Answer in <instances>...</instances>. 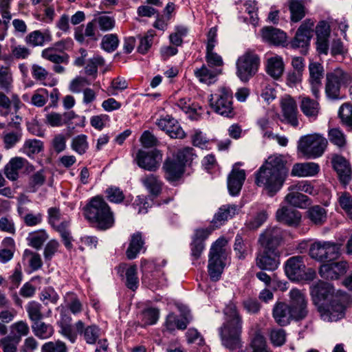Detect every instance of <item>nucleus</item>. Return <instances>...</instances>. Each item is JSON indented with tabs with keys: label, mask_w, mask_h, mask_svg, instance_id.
Here are the masks:
<instances>
[{
	"label": "nucleus",
	"mask_w": 352,
	"mask_h": 352,
	"mask_svg": "<svg viewBox=\"0 0 352 352\" xmlns=\"http://www.w3.org/2000/svg\"><path fill=\"white\" fill-rule=\"evenodd\" d=\"M310 295L314 305L325 322H336L345 315V305L338 293H335L331 284L318 280L310 286Z\"/></svg>",
	"instance_id": "obj_1"
},
{
	"label": "nucleus",
	"mask_w": 352,
	"mask_h": 352,
	"mask_svg": "<svg viewBox=\"0 0 352 352\" xmlns=\"http://www.w3.org/2000/svg\"><path fill=\"white\" fill-rule=\"evenodd\" d=\"M289 168L281 155L270 156L256 173L255 183L263 187L270 197H273L282 188L288 175Z\"/></svg>",
	"instance_id": "obj_2"
},
{
	"label": "nucleus",
	"mask_w": 352,
	"mask_h": 352,
	"mask_svg": "<svg viewBox=\"0 0 352 352\" xmlns=\"http://www.w3.org/2000/svg\"><path fill=\"white\" fill-rule=\"evenodd\" d=\"M223 313L225 322L219 329L222 344L230 351L239 349L241 347L242 318L232 302L226 306Z\"/></svg>",
	"instance_id": "obj_3"
},
{
	"label": "nucleus",
	"mask_w": 352,
	"mask_h": 352,
	"mask_svg": "<svg viewBox=\"0 0 352 352\" xmlns=\"http://www.w3.org/2000/svg\"><path fill=\"white\" fill-rule=\"evenodd\" d=\"M83 214L91 226L97 230H106L113 227L115 223L110 206L99 196L89 200L83 208Z\"/></svg>",
	"instance_id": "obj_4"
},
{
	"label": "nucleus",
	"mask_w": 352,
	"mask_h": 352,
	"mask_svg": "<svg viewBox=\"0 0 352 352\" xmlns=\"http://www.w3.org/2000/svg\"><path fill=\"white\" fill-rule=\"evenodd\" d=\"M227 241L223 239H217L212 245L208 260V274L212 281H217L220 279L224 265L223 260L226 259L227 252L225 246Z\"/></svg>",
	"instance_id": "obj_5"
},
{
	"label": "nucleus",
	"mask_w": 352,
	"mask_h": 352,
	"mask_svg": "<svg viewBox=\"0 0 352 352\" xmlns=\"http://www.w3.org/2000/svg\"><path fill=\"white\" fill-rule=\"evenodd\" d=\"M327 145V140L322 135L314 133L302 136L298 142V151L307 159L320 157Z\"/></svg>",
	"instance_id": "obj_6"
},
{
	"label": "nucleus",
	"mask_w": 352,
	"mask_h": 352,
	"mask_svg": "<svg viewBox=\"0 0 352 352\" xmlns=\"http://www.w3.org/2000/svg\"><path fill=\"white\" fill-rule=\"evenodd\" d=\"M232 100L231 90L221 87L210 95V106L215 113L224 117L232 118L234 116Z\"/></svg>",
	"instance_id": "obj_7"
},
{
	"label": "nucleus",
	"mask_w": 352,
	"mask_h": 352,
	"mask_svg": "<svg viewBox=\"0 0 352 352\" xmlns=\"http://www.w3.org/2000/svg\"><path fill=\"white\" fill-rule=\"evenodd\" d=\"M351 80V76L340 68L327 73L325 82V94L327 98L331 100L339 99L341 86L349 85Z\"/></svg>",
	"instance_id": "obj_8"
},
{
	"label": "nucleus",
	"mask_w": 352,
	"mask_h": 352,
	"mask_svg": "<svg viewBox=\"0 0 352 352\" xmlns=\"http://www.w3.org/2000/svg\"><path fill=\"white\" fill-rule=\"evenodd\" d=\"M340 245L337 243L326 241H318L309 248L310 256L320 262L330 261L336 259L340 255Z\"/></svg>",
	"instance_id": "obj_9"
},
{
	"label": "nucleus",
	"mask_w": 352,
	"mask_h": 352,
	"mask_svg": "<svg viewBox=\"0 0 352 352\" xmlns=\"http://www.w3.org/2000/svg\"><path fill=\"white\" fill-rule=\"evenodd\" d=\"M260 58L254 52L247 51L236 61L237 76L243 82L248 81L257 72Z\"/></svg>",
	"instance_id": "obj_10"
},
{
	"label": "nucleus",
	"mask_w": 352,
	"mask_h": 352,
	"mask_svg": "<svg viewBox=\"0 0 352 352\" xmlns=\"http://www.w3.org/2000/svg\"><path fill=\"white\" fill-rule=\"evenodd\" d=\"M289 297L288 305L293 314V320L300 321L305 319L309 313L305 293L302 290L294 288L289 291Z\"/></svg>",
	"instance_id": "obj_11"
},
{
	"label": "nucleus",
	"mask_w": 352,
	"mask_h": 352,
	"mask_svg": "<svg viewBox=\"0 0 352 352\" xmlns=\"http://www.w3.org/2000/svg\"><path fill=\"white\" fill-rule=\"evenodd\" d=\"M283 239V230L278 227H270L265 230L259 236L258 243L263 249L268 251H278V248Z\"/></svg>",
	"instance_id": "obj_12"
},
{
	"label": "nucleus",
	"mask_w": 352,
	"mask_h": 352,
	"mask_svg": "<svg viewBox=\"0 0 352 352\" xmlns=\"http://www.w3.org/2000/svg\"><path fill=\"white\" fill-rule=\"evenodd\" d=\"M314 21L308 19L305 20L296 31L294 38L292 40L290 45L292 48L307 47L312 36Z\"/></svg>",
	"instance_id": "obj_13"
},
{
	"label": "nucleus",
	"mask_w": 352,
	"mask_h": 352,
	"mask_svg": "<svg viewBox=\"0 0 352 352\" xmlns=\"http://www.w3.org/2000/svg\"><path fill=\"white\" fill-rule=\"evenodd\" d=\"M331 163L340 182L344 185L348 184L352 179V168L349 162L342 155H333Z\"/></svg>",
	"instance_id": "obj_14"
},
{
	"label": "nucleus",
	"mask_w": 352,
	"mask_h": 352,
	"mask_svg": "<svg viewBox=\"0 0 352 352\" xmlns=\"http://www.w3.org/2000/svg\"><path fill=\"white\" fill-rule=\"evenodd\" d=\"M162 158V154L157 150L149 152L140 150L136 155L135 160L138 165L148 171H155L160 166L159 161Z\"/></svg>",
	"instance_id": "obj_15"
},
{
	"label": "nucleus",
	"mask_w": 352,
	"mask_h": 352,
	"mask_svg": "<svg viewBox=\"0 0 352 352\" xmlns=\"http://www.w3.org/2000/svg\"><path fill=\"white\" fill-rule=\"evenodd\" d=\"M279 252L263 249L258 252L256 258V265L261 270L273 271L278 268L279 262Z\"/></svg>",
	"instance_id": "obj_16"
},
{
	"label": "nucleus",
	"mask_w": 352,
	"mask_h": 352,
	"mask_svg": "<svg viewBox=\"0 0 352 352\" xmlns=\"http://www.w3.org/2000/svg\"><path fill=\"white\" fill-rule=\"evenodd\" d=\"M348 268V263L344 261L325 263L321 265L319 274L323 278L336 280L345 274Z\"/></svg>",
	"instance_id": "obj_17"
},
{
	"label": "nucleus",
	"mask_w": 352,
	"mask_h": 352,
	"mask_svg": "<svg viewBox=\"0 0 352 352\" xmlns=\"http://www.w3.org/2000/svg\"><path fill=\"white\" fill-rule=\"evenodd\" d=\"M305 265L303 257L295 256L289 258L285 263V271L287 277L292 280L302 279L305 274Z\"/></svg>",
	"instance_id": "obj_18"
},
{
	"label": "nucleus",
	"mask_w": 352,
	"mask_h": 352,
	"mask_svg": "<svg viewBox=\"0 0 352 352\" xmlns=\"http://www.w3.org/2000/svg\"><path fill=\"white\" fill-rule=\"evenodd\" d=\"M217 27L211 28L207 35L208 42L206 45V60L209 65L219 67L221 66L223 62L221 56L214 52V48L217 43Z\"/></svg>",
	"instance_id": "obj_19"
},
{
	"label": "nucleus",
	"mask_w": 352,
	"mask_h": 352,
	"mask_svg": "<svg viewBox=\"0 0 352 352\" xmlns=\"http://www.w3.org/2000/svg\"><path fill=\"white\" fill-rule=\"evenodd\" d=\"M309 72L311 92L316 98H318L322 86L321 80L324 75L323 66L319 63L311 62L309 65Z\"/></svg>",
	"instance_id": "obj_20"
},
{
	"label": "nucleus",
	"mask_w": 352,
	"mask_h": 352,
	"mask_svg": "<svg viewBox=\"0 0 352 352\" xmlns=\"http://www.w3.org/2000/svg\"><path fill=\"white\" fill-rule=\"evenodd\" d=\"M213 230L214 228L211 227L199 228L195 230L190 244L191 255L195 259H197L201 256L204 249V241L209 236Z\"/></svg>",
	"instance_id": "obj_21"
},
{
	"label": "nucleus",
	"mask_w": 352,
	"mask_h": 352,
	"mask_svg": "<svg viewBox=\"0 0 352 352\" xmlns=\"http://www.w3.org/2000/svg\"><path fill=\"white\" fill-rule=\"evenodd\" d=\"M283 115L287 122L293 126L299 124L297 118L298 109L295 100L290 96H285L281 100Z\"/></svg>",
	"instance_id": "obj_22"
},
{
	"label": "nucleus",
	"mask_w": 352,
	"mask_h": 352,
	"mask_svg": "<svg viewBox=\"0 0 352 352\" xmlns=\"http://www.w3.org/2000/svg\"><path fill=\"white\" fill-rule=\"evenodd\" d=\"M278 221L290 226H296L301 219V214L296 209L283 206L278 209L276 213Z\"/></svg>",
	"instance_id": "obj_23"
},
{
	"label": "nucleus",
	"mask_w": 352,
	"mask_h": 352,
	"mask_svg": "<svg viewBox=\"0 0 352 352\" xmlns=\"http://www.w3.org/2000/svg\"><path fill=\"white\" fill-rule=\"evenodd\" d=\"M245 179L244 170L233 168L228 177V188L232 196L238 195Z\"/></svg>",
	"instance_id": "obj_24"
},
{
	"label": "nucleus",
	"mask_w": 352,
	"mask_h": 352,
	"mask_svg": "<svg viewBox=\"0 0 352 352\" xmlns=\"http://www.w3.org/2000/svg\"><path fill=\"white\" fill-rule=\"evenodd\" d=\"M293 314L288 305L283 302H276L272 310V315L275 321L280 326H286L293 320Z\"/></svg>",
	"instance_id": "obj_25"
},
{
	"label": "nucleus",
	"mask_w": 352,
	"mask_h": 352,
	"mask_svg": "<svg viewBox=\"0 0 352 352\" xmlns=\"http://www.w3.org/2000/svg\"><path fill=\"white\" fill-rule=\"evenodd\" d=\"M192 320V317L189 311L184 312L180 317L174 314H170L166 318V327L170 331L175 329L184 330Z\"/></svg>",
	"instance_id": "obj_26"
},
{
	"label": "nucleus",
	"mask_w": 352,
	"mask_h": 352,
	"mask_svg": "<svg viewBox=\"0 0 352 352\" xmlns=\"http://www.w3.org/2000/svg\"><path fill=\"white\" fill-rule=\"evenodd\" d=\"M264 41L274 45H283L286 42V34L274 27H265L261 30Z\"/></svg>",
	"instance_id": "obj_27"
},
{
	"label": "nucleus",
	"mask_w": 352,
	"mask_h": 352,
	"mask_svg": "<svg viewBox=\"0 0 352 352\" xmlns=\"http://www.w3.org/2000/svg\"><path fill=\"white\" fill-rule=\"evenodd\" d=\"M239 209V207L235 204L223 205L219 208L218 212L214 214L212 223L216 225V227H218L236 214Z\"/></svg>",
	"instance_id": "obj_28"
},
{
	"label": "nucleus",
	"mask_w": 352,
	"mask_h": 352,
	"mask_svg": "<svg viewBox=\"0 0 352 352\" xmlns=\"http://www.w3.org/2000/svg\"><path fill=\"white\" fill-rule=\"evenodd\" d=\"M163 168L166 177L169 181H176L179 179L184 172V166L175 159H168L165 161Z\"/></svg>",
	"instance_id": "obj_29"
},
{
	"label": "nucleus",
	"mask_w": 352,
	"mask_h": 352,
	"mask_svg": "<svg viewBox=\"0 0 352 352\" xmlns=\"http://www.w3.org/2000/svg\"><path fill=\"white\" fill-rule=\"evenodd\" d=\"M12 105L14 107V112L20 109L23 103L19 96L13 94L11 98H9L5 93L0 91V113L1 116H7L10 111Z\"/></svg>",
	"instance_id": "obj_30"
},
{
	"label": "nucleus",
	"mask_w": 352,
	"mask_h": 352,
	"mask_svg": "<svg viewBox=\"0 0 352 352\" xmlns=\"http://www.w3.org/2000/svg\"><path fill=\"white\" fill-rule=\"evenodd\" d=\"M28 161L21 157L12 158L4 167V174L11 181H16L19 177V170H21Z\"/></svg>",
	"instance_id": "obj_31"
},
{
	"label": "nucleus",
	"mask_w": 352,
	"mask_h": 352,
	"mask_svg": "<svg viewBox=\"0 0 352 352\" xmlns=\"http://www.w3.org/2000/svg\"><path fill=\"white\" fill-rule=\"evenodd\" d=\"M78 333L82 334L86 342L89 344H95L100 336V329L96 325H90L85 328L82 321L78 320L75 324Z\"/></svg>",
	"instance_id": "obj_32"
},
{
	"label": "nucleus",
	"mask_w": 352,
	"mask_h": 352,
	"mask_svg": "<svg viewBox=\"0 0 352 352\" xmlns=\"http://www.w3.org/2000/svg\"><path fill=\"white\" fill-rule=\"evenodd\" d=\"M300 108L309 120H315L319 113L320 104L316 100L303 96L301 98Z\"/></svg>",
	"instance_id": "obj_33"
},
{
	"label": "nucleus",
	"mask_w": 352,
	"mask_h": 352,
	"mask_svg": "<svg viewBox=\"0 0 352 352\" xmlns=\"http://www.w3.org/2000/svg\"><path fill=\"white\" fill-rule=\"evenodd\" d=\"M288 8L290 12V20L292 23L300 21L307 13L305 6L301 0H289Z\"/></svg>",
	"instance_id": "obj_34"
},
{
	"label": "nucleus",
	"mask_w": 352,
	"mask_h": 352,
	"mask_svg": "<svg viewBox=\"0 0 352 352\" xmlns=\"http://www.w3.org/2000/svg\"><path fill=\"white\" fill-rule=\"evenodd\" d=\"M319 171V166L314 162L296 164L292 168V175L298 177L316 175Z\"/></svg>",
	"instance_id": "obj_35"
},
{
	"label": "nucleus",
	"mask_w": 352,
	"mask_h": 352,
	"mask_svg": "<svg viewBox=\"0 0 352 352\" xmlns=\"http://www.w3.org/2000/svg\"><path fill=\"white\" fill-rule=\"evenodd\" d=\"M144 243L142 233H134L131 237L129 247L126 251V257L130 260L135 258L143 248Z\"/></svg>",
	"instance_id": "obj_36"
},
{
	"label": "nucleus",
	"mask_w": 352,
	"mask_h": 352,
	"mask_svg": "<svg viewBox=\"0 0 352 352\" xmlns=\"http://www.w3.org/2000/svg\"><path fill=\"white\" fill-rule=\"evenodd\" d=\"M141 182L152 195L157 197L161 193L162 182L158 176L149 174L142 177Z\"/></svg>",
	"instance_id": "obj_37"
},
{
	"label": "nucleus",
	"mask_w": 352,
	"mask_h": 352,
	"mask_svg": "<svg viewBox=\"0 0 352 352\" xmlns=\"http://www.w3.org/2000/svg\"><path fill=\"white\" fill-rule=\"evenodd\" d=\"M94 22V20L89 22L85 28H84L82 25H80L75 29L74 37L78 42L80 43H84L85 37L92 41H96L98 39L95 33Z\"/></svg>",
	"instance_id": "obj_38"
},
{
	"label": "nucleus",
	"mask_w": 352,
	"mask_h": 352,
	"mask_svg": "<svg viewBox=\"0 0 352 352\" xmlns=\"http://www.w3.org/2000/svg\"><path fill=\"white\" fill-rule=\"evenodd\" d=\"M69 226L70 220L65 219H63L60 222L57 223L55 226H52L60 234L63 243L67 249H71L72 247V236L69 230Z\"/></svg>",
	"instance_id": "obj_39"
},
{
	"label": "nucleus",
	"mask_w": 352,
	"mask_h": 352,
	"mask_svg": "<svg viewBox=\"0 0 352 352\" xmlns=\"http://www.w3.org/2000/svg\"><path fill=\"white\" fill-rule=\"evenodd\" d=\"M285 199L290 205L300 208H306L311 204L310 199L307 195L294 191L288 193Z\"/></svg>",
	"instance_id": "obj_40"
},
{
	"label": "nucleus",
	"mask_w": 352,
	"mask_h": 352,
	"mask_svg": "<svg viewBox=\"0 0 352 352\" xmlns=\"http://www.w3.org/2000/svg\"><path fill=\"white\" fill-rule=\"evenodd\" d=\"M284 71V63L282 58L279 56L272 57L268 59L267 65V73L274 78H280Z\"/></svg>",
	"instance_id": "obj_41"
},
{
	"label": "nucleus",
	"mask_w": 352,
	"mask_h": 352,
	"mask_svg": "<svg viewBox=\"0 0 352 352\" xmlns=\"http://www.w3.org/2000/svg\"><path fill=\"white\" fill-rule=\"evenodd\" d=\"M308 219L316 225H322L327 218V210L319 205L314 206L307 211Z\"/></svg>",
	"instance_id": "obj_42"
},
{
	"label": "nucleus",
	"mask_w": 352,
	"mask_h": 352,
	"mask_svg": "<svg viewBox=\"0 0 352 352\" xmlns=\"http://www.w3.org/2000/svg\"><path fill=\"white\" fill-rule=\"evenodd\" d=\"M51 41V36L49 33H42L39 30L30 32L25 37V42L32 47L43 46L45 41Z\"/></svg>",
	"instance_id": "obj_43"
},
{
	"label": "nucleus",
	"mask_w": 352,
	"mask_h": 352,
	"mask_svg": "<svg viewBox=\"0 0 352 352\" xmlns=\"http://www.w3.org/2000/svg\"><path fill=\"white\" fill-rule=\"evenodd\" d=\"M41 56L55 64L67 63L69 61V55L65 53L63 54H57L56 47L44 49L41 52Z\"/></svg>",
	"instance_id": "obj_44"
},
{
	"label": "nucleus",
	"mask_w": 352,
	"mask_h": 352,
	"mask_svg": "<svg viewBox=\"0 0 352 352\" xmlns=\"http://www.w3.org/2000/svg\"><path fill=\"white\" fill-rule=\"evenodd\" d=\"M34 334L40 339H47L54 333V329L51 324L38 321L32 325Z\"/></svg>",
	"instance_id": "obj_45"
},
{
	"label": "nucleus",
	"mask_w": 352,
	"mask_h": 352,
	"mask_svg": "<svg viewBox=\"0 0 352 352\" xmlns=\"http://www.w3.org/2000/svg\"><path fill=\"white\" fill-rule=\"evenodd\" d=\"M195 75L201 82L210 85L215 82L218 72L216 69H210L204 65L201 68L195 70Z\"/></svg>",
	"instance_id": "obj_46"
},
{
	"label": "nucleus",
	"mask_w": 352,
	"mask_h": 352,
	"mask_svg": "<svg viewBox=\"0 0 352 352\" xmlns=\"http://www.w3.org/2000/svg\"><path fill=\"white\" fill-rule=\"evenodd\" d=\"M12 75L9 67L0 65V89L8 93L12 88Z\"/></svg>",
	"instance_id": "obj_47"
},
{
	"label": "nucleus",
	"mask_w": 352,
	"mask_h": 352,
	"mask_svg": "<svg viewBox=\"0 0 352 352\" xmlns=\"http://www.w3.org/2000/svg\"><path fill=\"white\" fill-rule=\"evenodd\" d=\"M42 309V305L36 301H31L27 305L26 311L33 323L41 321L43 318L44 314Z\"/></svg>",
	"instance_id": "obj_48"
},
{
	"label": "nucleus",
	"mask_w": 352,
	"mask_h": 352,
	"mask_svg": "<svg viewBox=\"0 0 352 352\" xmlns=\"http://www.w3.org/2000/svg\"><path fill=\"white\" fill-rule=\"evenodd\" d=\"M47 239V234L43 230H40L30 233L27 240L29 242V245L36 250H39Z\"/></svg>",
	"instance_id": "obj_49"
},
{
	"label": "nucleus",
	"mask_w": 352,
	"mask_h": 352,
	"mask_svg": "<svg viewBox=\"0 0 352 352\" xmlns=\"http://www.w3.org/2000/svg\"><path fill=\"white\" fill-rule=\"evenodd\" d=\"M267 217L268 214L267 211L262 210L258 212L255 216L246 221V227L250 230H256L266 221Z\"/></svg>",
	"instance_id": "obj_50"
},
{
	"label": "nucleus",
	"mask_w": 352,
	"mask_h": 352,
	"mask_svg": "<svg viewBox=\"0 0 352 352\" xmlns=\"http://www.w3.org/2000/svg\"><path fill=\"white\" fill-rule=\"evenodd\" d=\"M329 140L330 142L339 148L344 147L346 145V137L344 133L338 128H333L329 131Z\"/></svg>",
	"instance_id": "obj_51"
},
{
	"label": "nucleus",
	"mask_w": 352,
	"mask_h": 352,
	"mask_svg": "<svg viewBox=\"0 0 352 352\" xmlns=\"http://www.w3.org/2000/svg\"><path fill=\"white\" fill-rule=\"evenodd\" d=\"M23 256L28 258L29 267L32 271H37L42 267L43 261L38 253L30 250H25L23 253Z\"/></svg>",
	"instance_id": "obj_52"
},
{
	"label": "nucleus",
	"mask_w": 352,
	"mask_h": 352,
	"mask_svg": "<svg viewBox=\"0 0 352 352\" xmlns=\"http://www.w3.org/2000/svg\"><path fill=\"white\" fill-rule=\"evenodd\" d=\"M87 139V135L84 134L74 137L72 141V149L79 155L84 154L89 147Z\"/></svg>",
	"instance_id": "obj_53"
},
{
	"label": "nucleus",
	"mask_w": 352,
	"mask_h": 352,
	"mask_svg": "<svg viewBox=\"0 0 352 352\" xmlns=\"http://www.w3.org/2000/svg\"><path fill=\"white\" fill-rule=\"evenodd\" d=\"M119 39L117 34H109L103 36L101 47L104 50L108 52H112L117 49Z\"/></svg>",
	"instance_id": "obj_54"
},
{
	"label": "nucleus",
	"mask_w": 352,
	"mask_h": 352,
	"mask_svg": "<svg viewBox=\"0 0 352 352\" xmlns=\"http://www.w3.org/2000/svg\"><path fill=\"white\" fill-rule=\"evenodd\" d=\"M126 285L132 291H135L139 285V280L137 276V267L130 266L126 271Z\"/></svg>",
	"instance_id": "obj_55"
},
{
	"label": "nucleus",
	"mask_w": 352,
	"mask_h": 352,
	"mask_svg": "<svg viewBox=\"0 0 352 352\" xmlns=\"http://www.w3.org/2000/svg\"><path fill=\"white\" fill-rule=\"evenodd\" d=\"M66 344L61 340L50 341L41 346V352H67Z\"/></svg>",
	"instance_id": "obj_56"
},
{
	"label": "nucleus",
	"mask_w": 352,
	"mask_h": 352,
	"mask_svg": "<svg viewBox=\"0 0 352 352\" xmlns=\"http://www.w3.org/2000/svg\"><path fill=\"white\" fill-rule=\"evenodd\" d=\"M104 65V60L102 57L94 56L88 60L85 67V73L89 76H96L98 73V67Z\"/></svg>",
	"instance_id": "obj_57"
},
{
	"label": "nucleus",
	"mask_w": 352,
	"mask_h": 352,
	"mask_svg": "<svg viewBox=\"0 0 352 352\" xmlns=\"http://www.w3.org/2000/svg\"><path fill=\"white\" fill-rule=\"evenodd\" d=\"M21 138L22 132L20 131H15L6 133L3 138L5 148L8 150L14 147L20 142Z\"/></svg>",
	"instance_id": "obj_58"
},
{
	"label": "nucleus",
	"mask_w": 352,
	"mask_h": 352,
	"mask_svg": "<svg viewBox=\"0 0 352 352\" xmlns=\"http://www.w3.org/2000/svg\"><path fill=\"white\" fill-rule=\"evenodd\" d=\"M251 352H258L261 351H267L266 349V342L265 337L260 331H256L250 342Z\"/></svg>",
	"instance_id": "obj_59"
},
{
	"label": "nucleus",
	"mask_w": 352,
	"mask_h": 352,
	"mask_svg": "<svg viewBox=\"0 0 352 352\" xmlns=\"http://www.w3.org/2000/svg\"><path fill=\"white\" fill-rule=\"evenodd\" d=\"M19 342L20 337L8 336L1 340V345L3 352H16Z\"/></svg>",
	"instance_id": "obj_60"
},
{
	"label": "nucleus",
	"mask_w": 352,
	"mask_h": 352,
	"mask_svg": "<svg viewBox=\"0 0 352 352\" xmlns=\"http://www.w3.org/2000/svg\"><path fill=\"white\" fill-rule=\"evenodd\" d=\"M338 115L344 124L352 127V104H343L340 107Z\"/></svg>",
	"instance_id": "obj_61"
},
{
	"label": "nucleus",
	"mask_w": 352,
	"mask_h": 352,
	"mask_svg": "<svg viewBox=\"0 0 352 352\" xmlns=\"http://www.w3.org/2000/svg\"><path fill=\"white\" fill-rule=\"evenodd\" d=\"M24 152L29 156L38 153L43 148V143L38 140H28L25 141L24 146Z\"/></svg>",
	"instance_id": "obj_62"
},
{
	"label": "nucleus",
	"mask_w": 352,
	"mask_h": 352,
	"mask_svg": "<svg viewBox=\"0 0 352 352\" xmlns=\"http://www.w3.org/2000/svg\"><path fill=\"white\" fill-rule=\"evenodd\" d=\"M338 203L352 220V196L349 192H342L339 196Z\"/></svg>",
	"instance_id": "obj_63"
},
{
	"label": "nucleus",
	"mask_w": 352,
	"mask_h": 352,
	"mask_svg": "<svg viewBox=\"0 0 352 352\" xmlns=\"http://www.w3.org/2000/svg\"><path fill=\"white\" fill-rule=\"evenodd\" d=\"M193 148L190 147H185L177 151L175 160L185 167L186 164L191 162L193 159Z\"/></svg>",
	"instance_id": "obj_64"
}]
</instances>
